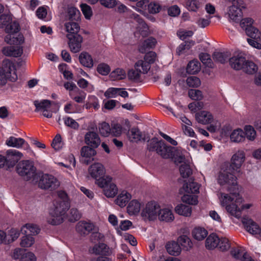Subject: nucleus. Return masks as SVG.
<instances>
[{
    "label": "nucleus",
    "instance_id": "obj_32",
    "mask_svg": "<svg viewBox=\"0 0 261 261\" xmlns=\"http://www.w3.org/2000/svg\"><path fill=\"white\" fill-rule=\"evenodd\" d=\"M230 53L229 51L226 52H214L212 55L213 60L222 64L225 63L230 58Z\"/></svg>",
    "mask_w": 261,
    "mask_h": 261
},
{
    "label": "nucleus",
    "instance_id": "obj_59",
    "mask_svg": "<svg viewBox=\"0 0 261 261\" xmlns=\"http://www.w3.org/2000/svg\"><path fill=\"white\" fill-rule=\"evenodd\" d=\"M34 243V239L32 236L27 235L23 237L20 242V245L22 247H31Z\"/></svg>",
    "mask_w": 261,
    "mask_h": 261
},
{
    "label": "nucleus",
    "instance_id": "obj_48",
    "mask_svg": "<svg viewBox=\"0 0 261 261\" xmlns=\"http://www.w3.org/2000/svg\"><path fill=\"white\" fill-rule=\"evenodd\" d=\"M195 44V41L192 40H188L180 44L177 48L176 53L178 55L182 54L186 50H189Z\"/></svg>",
    "mask_w": 261,
    "mask_h": 261
},
{
    "label": "nucleus",
    "instance_id": "obj_20",
    "mask_svg": "<svg viewBox=\"0 0 261 261\" xmlns=\"http://www.w3.org/2000/svg\"><path fill=\"white\" fill-rule=\"evenodd\" d=\"M90 251L96 255L109 256L112 253L110 248L104 243H99L95 245Z\"/></svg>",
    "mask_w": 261,
    "mask_h": 261
},
{
    "label": "nucleus",
    "instance_id": "obj_15",
    "mask_svg": "<svg viewBox=\"0 0 261 261\" xmlns=\"http://www.w3.org/2000/svg\"><path fill=\"white\" fill-rule=\"evenodd\" d=\"M22 153L18 150L14 149L7 150L6 155L7 167L9 168L14 167L22 158Z\"/></svg>",
    "mask_w": 261,
    "mask_h": 261
},
{
    "label": "nucleus",
    "instance_id": "obj_63",
    "mask_svg": "<svg viewBox=\"0 0 261 261\" xmlns=\"http://www.w3.org/2000/svg\"><path fill=\"white\" fill-rule=\"evenodd\" d=\"M65 124L74 129H77L79 127V123L72 118L66 117L63 118Z\"/></svg>",
    "mask_w": 261,
    "mask_h": 261
},
{
    "label": "nucleus",
    "instance_id": "obj_19",
    "mask_svg": "<svg viewBox=\"0 0 261 261\" xmlns=\"http://www.w3.org/2000/svg\"><path fill=\"white\" fill-rule=\"evenodd\" d=\"M85 143L92 147L97 148L100 143V139L98 134L94 132H89L85 136Z\"/></svg>",
    "mask_w": 261,
    "mask_h": 261
},
{
    "label": "nucleus",
    "instance_id": "obj_28",
    "mask_svg": "<svg viewBox=\"0 0 261 261\" xmlns=\"http://www.w3.org/2000/svg\"><path fill=\"white\" fill-rule=\"evenodd\" d=\"M199 185L190 179L188 182H185L183 185L182 189L186 193L190 194H195L199 192Z\"/></svg>",
    "mask_w": 261,
    "mask_h": 261
},
{
    "label": "nucleus",
    "instance_id": "obj_36",
    "mask_svg": "<svg viewBox=\"0 0 261 261\" xmlns=\"http://www.w3.org/2000/svg\"><path fill=\"white\" fill-rule=\"evenodd\" d=\"M208 234V232L204 228L196 227L192 231V235L194 239L201 241L205 239Z\"/></svg>",
    "mask_w": 261,
    "mask_h": 261
},
{
    "label": "nucleus",
    "instance_id": "obj_21",
    "mask_svg": "<svg viewBox=\"0 0 261 261\" xmlns=\"http://www.w3.org/2000/svg\"><path fill=\"white\" fill-rule=\"evenodd\" d=\"M2 51L6 56L18 57L21 56L23 50L20 46H10L4 47Z\"/></svg>",
    "mask_w": 261,
    "mask_h": 261
},
{
    "label": "nucleus",
    "instance_id": "obj_40",
    "mask_svg": "<svg viewBox=\"0 0 261 261\" xmlns=\"http://www.w3.org/2000/svg\"><path fill=\"white\" fill-rule=\"evenodd\" d=\"M257 70V66L253 62L246 59L245 64L242 69L244 72L252 74L256 72Z\"/></svg>",
    "mask_w": 261,
    "mask_h": 261
},
{
    "label": "nucleus",
    "instance_id": "obj_43",
    "mask_svg": "<svg viewBox=\"0 0 261 261\" xmlns=\"http://www.w3.org/2000/svg\"><path fill=\"white\" fill-rule=\"evenodd\" d=\"M246 33L250 38L257 40L261 39V33L259 30L252 24L246 29Z\"/></svg>",
    "mask_w": 261,
    "mask_h": 261
},
{
    "label": "nucleus",
    "instance_id": "obj_10",
    "mask_svg": "<svg viewBox=\"0 0 261 261\" xmlns=\"http://www.w3.org/2000/svg\"><path fill=\"white\" fill-rule=\"evenodd\" d=\"M242 8H244L242 0H237L229 7L227 14L230 20L235 22H239L241 20L242 17Z\"/></svg>",
    "mask_w": 261,
    "mask_h": 261
},
{
    "label": "nucleus",
    "instance_id": "obj_62",
    "mask_svg": "<svg viewBox=\"0 0 261 261\" xmlns=\"http://www.w3.org/2000/svg\"><path fill=\"white\" fill-rule=\"evenodd\" d=\"M111 69L110 66L104 63H100L98 65L97 67V71L102 75H106L109 73Z\"/></svg>",
    "mask_w": 261,
    "mask_h": 261
},
{
    "label": "nucleus",
    "instance_id": "obj_22",
    "mask_svg": "<svg viewBox=\"0 0 261 261\" xmlns=\"http://www.w3.org/2000/svg\"><path fill=\"white\" fill-rule=\"evenodd\" d=\"M127 138L130 142L138 143L141 140L145 141L142 133L138 127L132 128L127 134Z\"/></svg>",
    "mask_w": 261,
    "mask_h": 261
},
{
    "label": "nucleus",
    "instance_id": "obj_61",
    "mask_svg": "<svg viewBox=\"0 0 261 261\" xmlns=\"http://www.w3.org/2000/svg\"><path fill=\"white\" fill-rule=\"evenodd\" d=\"M132 18L138 23L139 26L138 28H141L144 30L148 29L146 23L144 22V20L137 14L133 13L132 14Z\"/></svg>",
    "mask_w": 261,
    "mask_h": 261
},
{
    "label": "nucleus",
    "instance_id": "obj_56",
    "mask_svg": "<svg viewBox=\"0 0 261 261\" xmlns=\"http://www.w3.org/2000/svg\"><path fill=\"white\" fill-rule=\"evenodd\" d=\"M82 217V214L77 210V209L73 208L70 211L68 215V220L71 222H74L79 220Z\"/></svg>",
    "mask_w": 261,
    "mask_h": 261
},
{
    "label": "nucleus",
    "instance_id": "obj_47",
    "mask_svg": "<svg viewBox=\"0 0 261 261\" xmlns=\"http://www.w3.org/2000/svg\"><path fill=\"white\" fill-rule=\"evenodd\" d=\"M187 9L191 11H197L202 6V3L199 0H187L186 3Z\"/></svg>",
    "mask_w": 261,
    "mask_h": 261
},
{
    "label": "nucleus",
    "instance_id": "obj_13",
    "mask_svg": "<svg viewBox=\"0 0 261 261\" xmlns=\"http://www.w3.org/2000/svg\"><path fill=\"white\" fill-rule=\"evenodd\" d=\"M66 37L68 39V44L70 51L73 53L79 52L83 41L82 36L80 34H67Z\"/></svg>",
    "mask_w": 261,
    "mask_h": 261
},
{
    "label": "nucleus",
    "instance_id": "obj_16",
    "mask_svg": "<svg viewBox=\"0 0 261 261\" xmlns=\"http://www.w3.org/2000/svg\"><path fill=\"white\" fill-rule=\"evenodd\" d=\"M94 148L90 146H85L82 147L81 155L83 158L82 160L83 164L87 165L94 160L93 157L96 154V151Z\"/></svg>",
    "mask_w": 261,
    "mask_h": 261
},
{
    "label": "nucleus",
    "instance_id": "obj_4",
    "mask_svg": "<svg viewBox=\"0 0 261 261\" xmlns=\"http://www.w3.org/2000/svg\"><path fill=\"white\" fill-rule=\"evenodd\" d=\"M17 79L13 63L9 60H4L0 66V86L6 85L8 80L15 82Z\"/></svg>",
    "mask_w": 261,
    "mask_h": 261
},
{
    "label": "nucleus",
    "instance_id": "obj_31",
    "mask_svg": "<svg viewBox=\"0 0 261 261\" xmlns=\"http://www.w3.org/2000/svg\"><path fill=\"white\" fill-rule=\"evenodd\" d=\"M131 199V195L126 191H122L115 200L116 203L121 207L126 205Z\"/></svg>",
    "mask_w": 261,
    "mask_h": 261
},
{
    "label": "nucleus",
    "instance_id": "obj_26",
    "mask_svg": "<svg viewBox=\"0 0 261 261\" xmlns=\"http://www.w3.org/2000/svg\"><path fill=\"white\" fill-rule=\"evenodd\" d=\"M157 41L156 40L152 37H150L148 38L145 40L139 47V51L141 53H144L147 49L154 48Z\"/></svg>",
    "mask_w": 261,
    "mask_h": 261
},
{
    "label": "nucleus",
    "instance_id": "obj_52",
    "mask_svg": "<svg viewBox=\"0 0 261 261\" xmlns=\"http://www.w3.org/2000/svg\"><path fill=\"white\" fill-rule=\"evenodd\" d=\"M98 129L100 134L103 137H108L111 132L109 124L105 122L99 124Z\"/></svg>",
    "mask_w": 261,
    "mask_h": 261
},
{
    "label": "nucleus",
    "instance_id": "obj_1",
    "mask_svg": "<svg viewBox=\"0 0 261 261\" xmlns=\"http://www.w3.org/2000/svg\"><path fill=\"white\" fill-rule=\"evenodd\" d=\"M220 201L221 205L225 206L227 212L238 219L241 218L243 209H248L251 206L248 204H242V198L239 192L231 193V195L222 193Z\"/></svg>",
    "mask_w": 261,
    "mask_h": 261
},
{
    "label": "nucleus",
    "instance_id": "obj_23",
    "mask_svg": "<svg viewBox=\"0 0 261 261\" xmlns=\"http://www.w3.org/2000/svg\"><path fill=\"white\" fill-rule=\"evenodd\" d=\"M57 194L58 198L55 200L54 205L61 208H65L64 206H66L67 210L69 207L67 194L63 191H58Z\"/></svg>",
    "mask_w": 261,
    "mask_h": 261
},
{
    "label": "nucleus",
    "instance_id": "obj_5",
    "mask_svg": "<svg viewBox=\"0 0 261 261\" xmlns=\"http://www.w3.org/2000/svg\"><path fill=\"white\" fill-rule=\"evenodd\" d=\"M16 169L17 173L27 180L34 178L36 174V169L33 163L28 160L19 162Z\"/></svg>",
    "mask_w": 261,
    "mask_h": 261
},
{
    "label": "nucleus",
    "instance_id": "obj_24",
    "mask_svg": "<svg viewBox=\"0 0 261 261\" xmlns=\"http://www.w3.org/2000/svg\"><path fill=\"white\" fill-rule=\"evenodd\" d=\"M196 119L198 122L206 124L213 121V117L210 112L203 111L196 114Z\"/></svg>",
    "mask_w": 261,
    "mask_h": 261
},
{
    "label": "nucleus",
    "instance_id": "obj_41",
    "mask_svg": "<svg viewBox=\"0 0 261 261\" xmlns=\"http://www.w3.org/2000/svg\"><path fill=\"white\" fill-rule=\"evenodd\" d=\"M141 208V204L136 200L131 201L127 207V212L129 215H136L138 214Z\"/></svg>",
    "mask_w": 261,
    "mask_h": 261
},
{
    "label": "nucleus",
    "instance_id": "obj_44",
    "mask_svg": "<svg viewBox=\"0 0 261 261\" xmlns=\"http://www.w3.org/2000/svg\"><path fill=\"white\" fill-rule=\"evenodd\" d=\"M22 231H24V233L32 236L33 235H36L39 233L40 229L36 225L27 224L23 226Z\"/></svg>",
    "mask_w": 261,
    "mask_h": 261
},
{
    "label": "nucleus",
    "instance_id": "obj_35",
    "mask_svg": "<svg viewBox=\"0 0 261 261\" xmlns=\"http://www.w3.org/2000/svg\"><path fill=\"white\" fill-rule=\"evenodd\" d=\"M220 239L216 234H211L205 241V247L208 249H214L218 247Z\"/></svg>",
    "mask_w": 261,
    "mask_h": 261
},
{
    "label": "nucleus",
    "instance_id": "obj_37",
    "mask_svg": "<svg viewBox=\"0 0 261 261\" xmlns=\"http://www.w3.org/2000/svg\"><path fill=\"white\" fill-rule=\"evenodd\" d=\"M230 138L232 142L239 143L245 140V133L243 130L238 128L233 130L230 135Z\"/></svg>",
    "mask_w": 261,
    "mask_h": 261
},
{
    "label": "nucleus",
    "instance_id": "obj_3",
    "mask_svg": "<svg viewBox=\"0 0 261 261\" xmlns=\"http://www.w3.org/2000/svg\"><path fill=\"white\" fill-rule=\"evenodd\" d=\"M229 169H230V168L227 167L224 170L220 172L218 181L221 186L227 185V190L230 192L228 195H231V193L238 192L239 188L237 177L234 175L237 172L234 170Z\"/></svg>",
    "mask_w": 261,
    "mask_h": 261
},
{
    "label": "nucleus",
    "instance_id": "obj_29",
    "mask_svg": "<svg viewBox=\"0 0 261 261\" xmlns=\"http://www.w3.org/2000/svg\"><path fill=\"white\" fill-rule=\"evenodd\" d=\"M166 248L167 252L172 255L177 256L181 252L179 244L174 241L168 242L166 245Z\"/></svg>",
    "mask_w": 261,
    "mask_h": 261
},
{
    "label": "nucleus",
    "instance_id": "obj_27",
    "mask_svg": "<svg viewBox=\"0 0 261 261\" xmlns=\"http://www.w3.org/2000/svg\"><path fill=\"white\" fill-rule=\"evenodd\" d=\"M6 144L8 146L19 148L22 147L24 144L28 145L25 140L21 138H16L13 136L10 137L6 142Z\"/></svg>",
    "mask_w": 261,
    "mask_h": 261
},
{
    "label": "nucleus",
    "instance_id": "obj_60",
    "mask_svg": "<svg viewBox=\"0 0 261 261\" xmlns=\"http://www.w3.org/2000/svg\"><path fill=\"white\" fill-rule=\"evenodd\" d=\"M141 72L139 70L135 69H130L128 71L127 75L128 79L134 82H138L140 79Z\"/></svg>",
    "mask_w": 261,
    "mask_h": 261
},
{
    "label": "nucleus",
    "instance_id": "obj_18",
    "mask_svg": "<svg viewBox=\"0 0 261 261\" xmlns=\"http://www.w3.org/2000/svg\"><path fill=\"white\" fill-rule=\"evenodd\" d=\"M242 222L247 231L253 234H258L260 235L261 228L259 227L251 219L247 217H244L242 218Z\"/></svg>",
    "mask_w": 261,
    "mask_h": 261
},
{
    "label": "nucleus",
    "instance_id": "obj_42",
    "mask_svg": "<svg viewBox=\"0 0 261 261\" xmlns=\"http://www.w3.org/2000/svg\"><path fill=\"white\" fill-rule=\"evenodd\" d=\"M176 212L180 215L188 217L191 215L192 207L189 205L180 204L175 207Z\"/></svg>",
    "mask_w": 261,
    "mask_h": 261
},
{
    "label": "nucleus",
    "instance_id": "obj_64",
    "mask_svg": "<svg viewBox=\"0 0 261 261\" xmlns=\"http://www.w3.org/2000/svg\"><path fill=\"white\" fill-rule=\"evenodd\" d=\"M187 85L190 87H198L200 85V81L196 76H190L187 79Z\"/></svg>",
    "mask_w": 261,
    "mask_h": 261
},
{
    "label": "nucleus",
    "instance_id": "obj_53",
    "mask_svg": "<svg viewBox=\"0 0 261 261\" xmlns=\"http://www.w3.org/2000/svg\"><path fill=\"white\" fill-rule=\"evenodd\" d=\"M244 129L245 137L250 141L254 140L256 137V131L254 128L251 125H246Z\"/></svg>",
    "mask_w": 261,
    "mask_h": 261
},
{
    "label": "nucleus",
    "instance_id": "obj_38",
    "mask_svg": "<svg viewBox=\"0 0 261 261\" xmlns=\"http://www.w3.org/2000/svg\"><path fill=\"white\" fill-rule=\"evenodd\" d=\"M64 27L66 32H68L67 34H79L80 27L77 23L69 21L64 24Z\"/></svg>",
    "mask_w": 261,
    "mask_h": 261
},
{
    "label": "nucleus",
    "instance_id": "obj_51",
    "mask_svg": "<svg viewBox=\"0 0 261 261\" xmlns=\"http://www.w3.org/2000/svg\"><path fill=\"white\" fill-rule=\"evenodd\" d=\"M170 159H174V162L176 164H179L181 163H185V156L182 153V151L177 149L174 147V151H173V154L172 155V158Z\"/></svg>",
    "mask_w": 261,
    "mask_h": 261
},
{
    "label": "nucleus",
    "instance_id": "obj_58",
    "mask_svg": "<svg viewBox=\"0 0 261 261\" xmlns=\"http://www.w3.org/2000/svg\"><path fill=\"white\" fill-rule=\"evenodd\" d=\"M188 95L192 99L194 100H200L203 97L202 92L197 89L189 90Z\"/></svg>",
    "mask_w": 261,
    "mask_h": 261
},
{
    "label": "nucleus",
    "instance_id": "obj_45",
    "mask_svg": "<svg viewBox=\"0 0 261 261\" xmlns=\"http://www.w3.org/2000/svg\"><path fill=\"white\" fill-rule=\"evenodd\" d=\"M135 68L139 70L143 74H145L148 72L150 68L149 64L144 60H139L135 65Z\"/></svg>",
    "mask_w": 261,
    "mask_h": 261
},
{
    "label": "nucleus",
    "instance_id": "obj_54",
    "mask_svg": "<svg viewBox=\"0 0 261 261\" xmlns=\"http://www.w3.org/2000/svg\"><path fill=\"white\" fill-rule=\"evenodd\" d=\"M179 171L183 178L189 177L192 173L190 165L186 163L181 165L179 168Z\"/></svg>",
    "mask_w": 261,
    "mask_h": 261
},
{
    "label": "nucleus",
    "instance_id": "obj_14",
    "mask_svg": "<svg viewBox=\"0 0 261 261\" xmlns=\"http://www.w3.org/2000/svg\"><path fill=\"white\" fill-rule=\"evenodd\" d=\"M95 225L93 223L86 221H80L75 225V230L81 236H86L94 230Z\"/></svg>",
    "mask_w": 261,
    "mask_h": 261
},
{
    "label": "nucleus",
    "instance_id": "obj_34",
    "mask_svg": "<svg viewBox=\"0 0 261 261\" xmlns=\"http://www.w3.org/2000/svg\"><path fill=\"white\" fill-rule=\"evenodd\" d=\"M159 218L161 221L171 222L174 220V216L172 211L168 208H164L159 211Z\"/></svg>",
    "mask_w": 261,
    "mask_h": 261
},
{
    "label": "nucleus",
    "instance_id": "obj_17",
    "mask_svg": "<svg viewBox=\"0 0 261 261\" xmlns=\"http://www.w3.org/2000/svg\"><path fill=\"white\" fill-rule=\"evenodd\" d=\"M246 58L242 53H237L229 58V65L232 68L236 70H242Z\"/></svg>",
    "mask_w": 261,
    "mask_h": 261
},
{
    "label": "nucleus",
    "instance_id": "obj_50",
    "mask_svg": "<svg viewBox=\"0 0 261 261\" xmlns=\"http://www.w3.org/2000/svg\"><path fill=\"white\" fill-rule=\"evenodd\" d=\"M67 17L69 21L77 20L80 17V11L75 8L71 7L68 8L67 11Z\"/></svg>",
    "mask_w": 261,
    "mask_h": 261
},
{
    "label": "nucleus",
    "instance_id": "obj_39",
    "mask_svg": "<svg viewBox=\"0 0 261 261\" xmlns=\"http://www.w3.org/2000/svg\"><path fill=\"white\" fill-rule=\"evenodd\" d=\"M200 63L197 60L190 61L187 67V72L190 74H194L200 71Z\"/></svg>",
    "mask_w": 261,
    "mask_h": 261
},
{
    "label": "nucleus",
    "instance_id": "obj_9",
    "mask_svg": "<svg viewBox=\"0 0 261 261\" xmlns=\"http://www.w3.org/2000/svg\"><path fill=\"white\" fill-rule=\"evenodd\" d=\"M160 205L155 202H148L141 212V216L144 220H153L156 219L159 211Z\"/></svg>",
    "mask_w": 261,
    "mask_h": 261
},
{
    "label": "nucleus",
    "instance_id": "obj_49",
    "mask_svg": "<svg viewBox=\"0 0 261 261\" xmlns=\"http://www.w3.org/2000/svg\"><path fill=\"white\" fill-rule=\"evenodd\" d=\"M110 77L114 81L123 80L126 77V73L124 70L117 68L111 73Z\"/></svg>",
    "mask_w": 261,
    "mask_h": 261
},
{
    "label": "nucleus",
    "instance_id": "obj_2",
    "mask_svg": "<svg viewBox=\"0 0 261 261\" xmlns=\"http://www.w3.org/2000/svg\"><path fill=\"white\" fill-rule=\"evenodd\" d=\"M146 149L149 151H155L164 159H170L173 154L174 147L167 145L163 140H158L156 137L147 141Z\"/></svg>",
    "mask_w": 261,
    "mask_h": 261
},
{
    "label": "nucleus",
    "instance_id": "obj_11",
    "mask_svg": "<svg viewBox=\"0 0 261 261\" xmlns=\"http://www.w3.org/2000/svg\"><path fill=\"white\" fill-rule=\"evenodd\" d=\"M245 160V153L243 150L237 151L230 159V163L229 166L230 170H234L236 172L240 173V168Z\"/></svg>",
    "mask_w": 261,
    "mask_h": 261
},
{
    "label": "nucleus",
    "instance_id": "obj_57",
    "mask_svg": "<svg viewBox=\"0 0 261 261\" xmlns=\"http://www.w3.org/2000/svg\"><path fill=\"white\" fill-rule=\"evenodd\" d=\"M19 30V24L16 22H10L5 28V31L8 34L17 33Z\"/></svg>",
    "mask_w": 261,
    "mask_h": 261
},
{
    "label": "nucleus",
    "instance_id": "obj_12",
    "mask_svg": "<svg viewBox=\"0 0 261 261\" xmlns=\"http://www.w3.org/2000/svg\"><path fill=\"white\" fill-rule=\"evenodd\" d=\"M88 173L91 176L96 179L95 183L100 179H105L106 170L103 165L100 163H94L88 168Z\"/></svg>",
    "mask_w": 261,
    "mask_h": 261
},
{
    "label": "nucleus",
    "instance_id": "obj_8",
    "mask_svg": "<svg viewBox=\"0 0 261 261\" xmlns=\"http://www.w3.org/2000/svg\"><path fill=\"white\" fill-rule=\"evenodd\" d=\"M64 206L65 208H61L54 205V208L50 211L49 215L47 217V221L48 223L56 225L63 222L64 215L67 211V207Z\"/></svg>",
    "mask_w": 261,
    "mask_h": 261
},
{
    "label": "nucleus",
    "instance_id": "obj_6",
    "mask_svg": "<svg viewBox=\"0 0 261 261\" xmlns=\"http://www.w3.org/2000/svg\"><path fill=\"white\" fill-rule=\"evenodd\" d=\"M96 184L103 189V193L107 197H113L117 194L118 188L109 176H106L105 179L98 180Z\"/></svg>",
    "mask_w": 261,
    "mask_h": 261
},
{
    "label": "nucleus",
    "instance_id": "obj_46",
    "mask_svg": "<svg viewBox=\"0 0 261 261\" xmlns=\"http://www.w3.org/2000/svg\"><path fill=\"white\" fill-rule=\"evenodd\" d=\"M178 243L180 244L184 250H188L192 247V243L190 239L185 235L180 236L178 238Z\"/></svg>",
    "mask_w": 261,
    "mask_h": 261
},
{
    "label": "nucleus",
    "instance_id": "obj_33",
    "mask_svg": "<svg viewBox=\"0 0 261 261\" xmlns=\"http://www.w3.org/2000/svg\"><path fill=\"white\" fill-rule=\"evenodd\" d=\"M34 105L36 107L35 111H43L45 110L50 109L51 106L54 105L55 102L51 101L49 100H43L40 101L35 100L34 102Z\"/></svg>",
    "mask_w": 261,
    "mask_h": 261
},
{
    "label": "nucleus",
    "instance_id": "obj_7",
    "mask_svg": "<svg viewBox=\"0 0 261 261\" xmlns=\"http://www.w3.org/2000/svg\"><path fill=\"white\" fill-rule=\"evenodd\" d=\"M60 185V182L58 179L54 176L44 174L40 177L38 181V186L42 189L54 191L57 189Z\"/></svg>",
    "mask_w": 261,
    "mask_h": 261
},
{
    "label": "nucleus",
    "instance_id": "obj_55",
    "mask_svg": "<svg viewBox=\"0 0 261 261\" xmlns=\"http://www.w3.org/2000/svg\"><path fill=\"white\" fill-rule=\"evenodd\" d=\"M182 200L184 202L189 204L196 205L198 203L197 196L194 195H190L187 193L182 197Z\"/></svg>",
    "mask_w": 261,
    "mask_h": 261
},
{
    "label": "nucleus",
    "instance_id": "obj_30",
    "mask_svg": "<svg viewBox=\"0 0 261 261\" xmlns=\"http://www.w3.org/2000/svg\"><path fill=\"white\" fill-rule=\"evenodd\" d=\"M15 34H8L5 38V41L10 44H21L24 41L22 35L19 34L17 36Z\"/></svg>",
    "mask_w": 261,
    "mask_h": 261
},
{
    "label": "nucleus",
    "instance_id": "obj_25",
    "mask_svg": "<svg viewBox=\"0 0 261 261\" xmlns=\"http://www.w3.org/2000/svg\"><path fill=\"white\" fill-rule=\"evenodd\" d=\"M80 63L84 66L91 68L93 66V60L91 56L87 52H82L79 57Z\"/></svg>",
    "mask_w": 261,
    "mask_h": 261
}]
</instances>
